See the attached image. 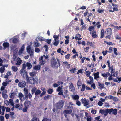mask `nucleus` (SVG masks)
<instances>
[{"label": "nucleus", "instance_id": "39448f33", "mask_svg": "<svg viewBox=\"0 0 121 121\" xmlns=\"http://www.w3.org/2000/svg\"><path fill=\"white\" fill-rule=\"evenodd\" d=\"M113 65H112L111 67L110 66L109 67V70H111V75L113 77L116 76L117 75L118 73L117 71L115 72L113 68Z\"/></svg>", "mask_w": 121, "mask_h": 121}, {"label": "nucleus", "instance_id": "c03bdc74", "mask_svg": "<svg viewBox=\"0 0 121 121\" xmlns=\"http://www.w3.org/2000/svg\"><path fill=\"white\" fill-rule=\"evenodd\" d=\"M24 46H22L20 50H19V52L21 53H22V52L24 50Z\"/></svg>", "mask_w": 121, "mask_h": 121}, {"label": "nucleus", "instance_id": "9b49d317", "mask_svg": "<svg viewBox=\"0 0 121 121\" xmlns=\"http://www.w3.org/2000/svg\"><path fill=\"white\" fill-rule=\"evenodd\" d=\"M11 95H10V97L11 98H13L15 95H16V93L13 92V90H12L11 91Z\"/></svg>", "mask_w": 121, "mask_h": 121}, {"label": "nucleus", "instance_id": "8fccbe9b", "mask_svg": "<svg viewBox=\"0 0 121 121\" xmlns=\"http://www.w3.org/2000/svg\"><path fill=\"white\" fill-rule=\"evenodd\" d=\"M23 106V104H21L19 105V108H18L20 110H23V109L24 108Z\"/></svg>", "mask_w": 121, "mask_h": 121}, {"label": "nucleus", "instance_id": "4d7b16f0", "mask_svg": "<svg viewBox=\"0 0 121 121\" xmlns=\"http://www.w3.org/2000/svg\"><path fill=\"white\" fill-rule=\"evenodd\" d=\"M87 45L90 46H91L92 45V43L91 42H90L89 41L87 42Z\"/></svg>", "mask_w": 121, "mask_h": 121}, {"label": "nucleus", "instance_id": "6e6d98bb", "mask_svg": "<svg viewBox=\"0 0 121 121\" xmlns=\"http://www.w3.org/2000/svg\"><path fill=\"white\" fill-rule=\"evenodd\" d=\"M89 78L90 79V82L91 83L93 82V77L91 76H89Z\"/></svg>", "mask_w": 121, "mask_h": 121}, {"label": "nucleus", "instance_id": "4c0bfd02", "mask_svg": "<svg viewBox=\"0 0 121 121\" xmlns=\"http://www.w3.org/2000/svg\"><path fill=\"white\" fill-rule=\"evenodd\" d=\"M46 62V61L45 60H43V59L42 61H40V63L41 65H43Z\"/></svg>", "mask_w": 121, "mask_h": 121}, {"label": "nucleus", "instance_id": "6e6552de", "mask_svg": "<svg viewBox=\"0 0 121 121\" xmlns=\"http://www.w3.org/2000/svg\"><path fill=\"white\" fill-rule=\"evenodd\" d=\"M26 78L27 82L30 84H33V77H29L28 76H26Z\"/></svg>", "mask_w": 121, "mask_h": 121}, {"label": "nucleus", "instance_id": "393cba45", "mask_svg": "<svg viewBox=\"0 0 121 121\" xmlns=\"http://www.w3.org/2000/svg\"><path fill=\"white\" fill-rule=\"evenodd\" d=\"M33 84H35L38 81V78L37 76H35L34 78L33 77Z\"/></svg>", "mask_w": 121, "mask_h": 121}, {"label": "nucleus", "instance_id": "2eb2a0df", "mask_svg": "<svg viewBox=\"0 0 121 121\" xmlns=\"http://www.w3.org/2000/svg\"><path fill=\"white\" fill-rule=\"evenodd\" d=\"M26 66L28 67V69H30L32 67V66L31 64L30 63L27 62L26 64Z\"/></svg>", "mask_w": 121, "mask_h": 121}, {"label": "nucleus", "instance_id": "13d9d810", "mask_svg": "<svg viewBox=\"0 0 121 121\" xmlns=\"http://www.w3.org/2000/svg\"><path fill=\"white\" fill-rule=\"evenodd\" d=\"M46 92H42V93H41L40 94V97H42V96L46 94Z\"/></svg>", "mask_w": 121, "mask_h": 121}, {"label": "nucleus", "instance_id": "e433bc0d", "mask_svg": "<svg viewBox=\"0 0 121 121\" xmlns=\"http://www.w3.org/2000/svg\"><path fill=\"white\" fill-rule=\"evenodd\" d=\"M112 99L115 102L117 101H118V99L115 97H114L112 96Z\"/></svg>", "mask_w": 121, "mask_h": 121}, {"label": "nucleus", "instance_id": "052dcab7", "mask_svg": "<svg viewBox=\"0 0 121 121\" xmlns=\"http://www.w3.org/2000/svg\"><path fill=\"white\" fill-rule=\"evenodd\" d=\"M91 112L92 114H95L96 113V111L95 110H92L91 111Z\"/></svg>", "mask_w": 121, "mask_h": 121}, {"label": "nucleus", "instance_id": "f704fd0d", "mask_svg": "<svg viewBox=\"0 0 121 121\" xmlns=\"http://www.w3.org/2000/svg\"><path fill=\"white\" fill-rule=\"evenodd\" d=\"M12 70L14 72L17 71L18 70V68L15 66H13L12 67Z\"/></svg>", "mask_w": 121, "mask_h": 121}, {"label": "nucleus", "instance_id": "ea45409f", "mask_svg": "<svg viewBox=\"0 0 121 121\" xmlns=\"http://www.w3.org/2000/svg\"><path fill=\"white\" fill-rule=\"evenodd\" d=\"M85 88V85L83 84L82 85V88L81 89V91H84Z\"/></svg>", "mask_w": 121, "mask_h": 121}, {"label": "nucleus", "instance_id": "09e8293b", "mask_svg": "<svg viewBox=\"0 0 121 121\" xmlns=\"http://www.w3.org/2000/svg\"><path fill=\"white\" fill-rule=\"evenodd\" d=\"M69 88L70 90V91L73 92L75 90V87L73 86L72 87H70Z\"/></svg>", "mask_w": 121, "mask_h": 121}, {"label": "nucleus", "instance_id": "20e7f679", "mask_svg": "<svg viewBox=\"0 0 121 121\" xmlns=\"http://www.w3.org/2000/svg\"><path fill=\"white\" fill-rule=\"evenodd\" d=\"M64 105V102L62 100L60 101L56 104V106L57 109H60L63 107Z\"/></svg>", "mask_w": 121, "mask_h": 121}, {"label": "nucleus", "instance_id": "6ab92c4d", "mask_svg": "<svg viewBox=\"0 0 121 121\" xmlns=\"http://www.w3.org/2000/svg\"><path fill=\"white\" fill-rule=\"evenodd\" d=\"M98 85L99 86V88L101 89L103 88L104 86V83H101L99 82H98Z\"/></svg>", "mask_w": 121, "mask_h": 121}, {"label": "nucleus", "instance_id": "e2e57ef3", "mask_svg": "<svg viewBox=\"0 0 121 121\" xmlns=\"http://www.w3.org/2000/svg\"><path fill=\"white\" fill-rule=\"evenodd\" d=\"M26 65L25 63H24L22 64V70H24L26 67Z\"/></svg>", "mask_w": 121, "mask_h": 121}, {"label": "nucleus", "instance_id": "69168bd1", "mask_svg": "<svg viewBox=\"0 0 121 121\" xmlns=\"http://www.w3.org/2000/svg\"><path fill=\"white\" fill-rule=\"evenodd\" d=\"M113 51V48H112L110 47L109 48V51H108V52L109 53H110L111 52H112Z\"/></svg>", "mask_w": 121, "mask_h": 121}, {"label": "nucleus", "instance_id": "a211bd4d", "mask_svg": "<svg viewBox=\"0 0 121 121\" xmlns=\"http://www.w3.org/2000/svg\"><path fill=\"white\" fill-rule=\"evenodd\" d=\"M41 92V91L40 90L38 89L37 90L35 93V96H37L38 95L40 94Z\"/></svg>", "mask_w": 121, "mask_h": 121}, {"label": "nucleus", "instance_id": "4468645a", "mask_svg": "<svg viewBox=\"0 0 121 121\" xmlns=\"http://www.w3.org/2000/svg\"><path fill=\"white\" fill-rule=\"evenodd\" d=\"M51 96L49 95H47L45 96L44 97V99L46 101L49 100L51 98Z\"/></svg>", "mask_w": 121, "mask_h": 121}, {"label": "nucleus", "instance_id": "de8ad7c7", "mask_svg": "<svg viewBox=\"0 0 121 121\" xmlns=\"http://www.w3.org/2000/svg\"><path fill=\"white\" fill-rule=\"evenodd\" d=\"M70 55L69 54H68L66 55L65 56V58L67 59H69V57L70 56Z\"/></svg>", "mask_w": 121, "mask_h": 121}, {"label": "nucleus", "instance_id": "a878e982", "mask_svg": "<svg viewBox=\"0 0 121 121\" xmlns=\"http://www.w3.org/2000/svg\"><path fill=\"white\" fill-rule=\"evenodd\" d=\"M40 66L37 65L33 67V69H34L36 70H39L40 69Z\"/></svg>", "mask_w": 121, "mask_h": 121}, {"label": "nucleus", "instance_id": "49530a36", "mask_svg": "<svg viewBox=\"0 0 121 121\" xmlns=\"http://www.w3.org/2000/svg\"><path fill=\"white\" fill-rule=\"evenodd\" d=\"M82 84V83L79 80H78V81L77 84L78 86L79 87L81 86Z\"/></svg>", "mask_w": 121, "mask_h": 121}, {"label": "nucleus", "instance_id": "b1692460", "mask_svg": "<svg viewBox=\"0 0 121 121\" xmlns=\"http://www.w3.org/2000/svg\"><path fill=\"white\" fill-rule=\"evenodd\" d=\"M37 90V88L36 87H33L31 89V91L32 94L33 95L35 93Z\"/></svg>", "mask_w": 121, "mask_h": 121}, {"label": "nucleus", "instance_id": "c756f323", "mask_svg": "<svg viewBox=\"0 0 121 121\" xmlns=\"http://www.w3.org/2000/svg\"><path fill=\"white\" fill-rule=\"evenodd\" d=\"M104 29H102L101 31L100 38H103L104 36Z\"/></svg>", "mask_w": 121, "mask_h": 121}, {"label": "nucleus", "instance_id": "7c9ffc66", "mask_svg": "<svg viewBox=\"0 0 121 121\" xmlns=\"http://www.w3.org/2000/svg\"><path fill=\"white\" fill-rule=\"evenodd\" d=\"M9 103L10 104L13 106H14V105L13 100L12 99H10L9 100Z\"/></svg>", "mask_w": 121, "mask_h": 121}, {"label": "nucleus", "instance_id": "4be33fe9", "mask_svg": "<svg viewBox=\"0 0 121 121\" xmlns=\"http://www.w3.org/2000/svg\"><path fill=\"white\" fill-rule=\"evenodd\" d=\"M95 25L93 26H91L89 27L88 30L90 31H95L94 27L95 26Z\"/></svg>", "mask_w": 121, "mask_h": 121}, {"label": "nucleus", "instance_id": "473e14b6", "mask_svg": "<svg viewBox=\"0 0 121 121\" xmlns=\"http://www.w3.org/2000/svg\"><path fill=\"white\" fill-rule=\"evenodd\" d=\"M29 74L31 76L33 77L35 76L36 73L35 72H30L29 73Z\"/></svg>", "mask_w": 121, "mask_h": 121}, {"label": "nucleus", "instance_id": "f8f14e48", "mask_svg": "<svg viewBox=\"0 0 121 121\" xmlns=\"http://www.w3.org/2000/svg\"><path fill=\"white\" fill-rule=\"evenodd\" d=\"M72 112V110H65L63 111V113L64 114H70Z\"/></svg>", "mask_w": 121, "mask_h": 121}, {"label": "nucleus", "instance_id": "bb28decb", "mask_svg": "<svg viewBox=\"0 0 121 121\" xmlns=\"http://www.w3.org/2000/svg\"><path fill=\"white\" fill-rule=\"evenodd\" d=\"M59 35H53V37L55 41H56V40H58L59 39Z\"/></svg>", "mask_w": 121, "mask_h": 121}, {"label": "nucleus", "instance_id": "cd10ccee", "mask_svg": "<svg viewBox=\"0 0 121 121\" xmlns=\"http://www.w3.org/2000/svg\"><path fill=\"white\" fill-rule=\"evenodd\" d=\"M53 92V90L52 89L49 88L47 91L48 93L49 94H51Z\"/></svg>", "mask_w": 121, "mask_h": 121}, {"label": "nucleus", "instance_id": "79ce46f5", "mask_svg": "<svg viewBox=\"0 0 121 121\" xmlns=\"http://www.w3.org/2000/svg\"><path fill=\"white\" fill-rule=\"evenodd\" d=\"M96 25L97 26V27L98 28H100L101 26V25L100 24V22H97Z\"/></svg>", "mask_w": 121, "mask_h": 121}, {"label": "nucleus", "instance_id": "5fc2aeb1", "mask_svg": "<svg viewBox=\"0 0 121 121\" xmlns=\"http://www.w3.org/2000/svg\"><path fill=\"white\" fill-rule=\"evenodd\" d=\"M42 121H51V119L49 118H43Z\"/></svg>", "mask_w": 121, "mask_h": 121}, {"label": "nucleus", "instance_id": "37998d69", "mask_svg": "<svg viewBox=\"0 0 121 121\" xmlns=\"http://www.w3.org/2000/svg\"><path fill=\"white\" fill-rule=\"evenodd\" d=\"M23 96V95L21 93H19L18 94V96L20 98V100L22 98Z\"/></svg>", "mask_w": 121, "mask_h": 121}, {"label": "nucleus", "instance_id": "f03ea898", "mask_svg": "<svg viewBox=\"0 0 121 121\" xmlns=\"http://www.w3.org/2000/svg\"><path fill=\"white\" fill-rule=\"evenodd\" d=\"M31 105V102L30 101L26 100L24 103V107L23 109V111L24 112H26L29 107Z\"/></svg>", "mask_w": 121, "mask_h": 121}, {"label": "nucleus", "instance_id": "72a5a7b5", "mask_svg": "<svg viewBox=\"0 0 121 121\" xmlns=\"http://www.w3.org/2000/svg\"><path fill=\"white\" fill-rule=\"evenodd\" d=\"M39 119L36 117H33L30 121H39Z\"/></svg>", "mask_w": 121, "mask_h": 121}, {"label": "nucleus", "instance_id": "a18cd8bd", "mask_svg": "<svg viewBox=\"0 0 121 121\" xmlns=\"http://www.w3.org/2000/svg\"><path fill=\"white\" fill-rule=\"evenodd\" d=\"M38 39L39 41H42L45 40V39L43 37H40Z\"/></svg>", "mask_w": 121, "mask_h": 121}, {"label": "nucleus", "instance_id": "338daca9", "mask_svg": "<svg viewBox=\"0 0 121 121\" xmlns=\"http://www.w3.org/2000/svg\"><path fill=\"white\" fill-rule=\"evenodd\" d=\"M62 88L60 86H59L57 88V91L59 92V91H60L62 90Z\"/></svg>", "mask_w": 121, "mask_h": 121}, {"label": "nucleus", "instance_id": "f3484780", "mask_svg": "<svg viewBox=\"0 0 121 121\" xmlns=\"http://www.w3.org/2000/svg\"><path fill=\"white\" fill-rule=\"evenodd\" d=\"M96 30L94 31L92 34V36L93 38H96L98 36L96 34Z\"/></svg>", "mask_w": 121, "mask_h": 121}, {"label": "nucleus", "instance_id": "a19ab883", "mask_svg": "<svg viewBox=\"0 0 121 121\" xmlns=\"http://www.w3.org/2000/svg\"><path fill=\"white\" fill-rule=\"evenodd\" d=\"M24 95H28V90L27 89L25 88H24Z\"/></svg>", "mask_w": 121, "mask_h": 121}, {"label": "nucleus", "instance_id": "c9c22d12", "mask_svg": "<svg viewBox=\"0 0 121 121\" xmlns=\"http://www.w3.org/2000/svg\"><path fill=\"white\" fill-rule=\"evenodd\" d=\"M113 111H112V114L114 115H116L117 112V109L115 108L114 109H113Z\"/></svg>", "mask_w": 121, "mask_h": 121}, {"label": "nucleus", "instance_id": "aec40b11", "mask_svg": "<svg viewBox=\"0 0 121 121\" xmlns=\"http://www.w3.org/2000/svg\"><path fill=\"white\" fill-rule=\"evenodd\" d=\"M9 43H8L5 42L3 43V45L4 48H7L9 47Z\"/></svg>", "mask_w": 121, "mask_h": 121}, {"label": "nucleus", "instance_id": "412c9836", "mask_svg": "<svg viewBox=\"0 0 121 121\" xmlns=\"http://www.w3.org/2000/svg\"><path fill=\"white\" fill-rule=\"evenodd\" d=\"M72 98L74 100H78L79 98V96L77 95H73L72 96Z\"/></svg>", "mask_w": 121, "mask_h": 121}, {"label": "nucleus", "instance_id": "dca6fc26", "mask_svg": "<svg viewBox=\"0 0 121 121\" xmlns=\"http://www.w3.org/2000/svg\"><path fill=\"white\" fill-rule=\"evenodd\" d=\"M18 60L17 61V63H16V65H20L22 62V60L20 58L18 57Z\"/></svg>", "mask_w": 121, "mask_h": 121}, {"label": "nucleus", "instance_id": "774afa93", "mask_svg": "<svg viewBox=\"0 0 121 121\" xmlns=\"http://www.w3.org/2000/svg\"><path fill=\"white\" fill-rule=\"evenodd\" d=\"M105 112V111L104 110H100L99 111V112L101 114H104V113Z\"/></svg>", "mask_w": 121, "mask_h": 121}, {"label": "nucleus", "instance_id": "423d86ee", "mask_svg": "<svg viewBox=\"0 0 121 121\" xmlns=\"http://www.w3.org/2000/svg\"><path fill=\"white\" fill-rule=\"evenodd\" d=\"M20 73L24 78L25 77L26 78V76H28L27 71L25 70H21Z\"/></svg>", "mask_w": 121, "mask_h": 121}, {"label": "nucleus", "instance_id": "1a4fd4ad", "mask_svg": "<svg viewBox=\"0 0 121 121\" xmlns=\"http://www.w3.org/2000/svg\"><path fill=\"white\" fill-rule=\"evenodd\" d=\"M26 84L25 81L23 80L19 82L18 84V86L20 87L23 88L26 86Z\"/></svg>", "mask_w": 121, "mask_h": 121}, {"label": "nucleus", "instance_id": "ddd939ff", "mask_svg": "<svg viewBox=\"0 0 121 121\" xmlns=\"http://www.w3.org/2000/svg\"><path fill=\"white\" fill-rule=\"evenodd\" d=\"M99 72H97L95 73L94 74V79H96L97 78L99 77Z\"/></svg>", "mask_w": 121, "mask_h": 121}, {"label": "nucleus", "instance_id": "0eeeda50", "mask_svg": "<svg viewBox=\"0 0 121 121\" xmlns=\"http://www.w3.org/2000/svg\"><path fill=\"white\" fill-rule=\"evenodd\" d=\"M82 103L83 104L84 106H85L88 105L89 104V101L88 100H86L85 98L84 99L82 98L81 99Z\"/></svg>", "mask_w": 121, "mask_h": 121}, {"label": "nucleus", "instance_id": "9d476101", "mask_svg": "<svg viewBox=\"0 0 121 121\" xmlns=\"http://www.w3.org/2000/svg\"><path fill=\"white\" fill-rule=\"evenodd\" d=\"M27 52L29 53L30 55L33 54V52L31 51V48L30 46H27L26 48Z\"/></svg>", "mask_w": 121, "mask_h": 121}, {"label": "nucleus", "instance_id": "680f3d73", "mask_svg": "<svg viewBox=\"0 0 121 121\" xmlns=\"http://www.w3.org/2000/svg\"><path fill=\"white\" fill-rule=\"evenodd\" d=\"M86 76L87 77H89V76H90V75L91 73L90 72L88 71H87L86 72Z\"/></svg>", "mask_w": 121, "mask_h": 121}, {"label": "nucleus", "instance_id": "864d4df0", "mask_svg": "<svg viewBox=\"0 0 121 121\" xmlns=\"http://www.w3.org/2000/svg\"><path fill=\"white\" fill-rule=\"evenodd\" d=\"M76 70V68H72L70 70V71L71 73H74V71Z\"/></svg>", "mask_w": 121, "mask_h": 121}, {"label": "nucleus", "instance_id": "603ef678", "mask_svg": "<svg viewBox=\"0 0 121 121\" xmlns=\"http://www.w3.org/2000/svg\"><path fill=\"white\" fill-rule=\"evenodd\" d=\"M35 51L36 52L38 53L40 51V50L39 48H35Z\"/></svg>", "mask_w": 121, "mask_h": 121}, {"label": "nucleus", "instance_id": "7ed1b4c3", "mask_svg": "<svg viewBox=\"0 0 121 121\" xmlns=\"http://www.w3.org/2000/svg\"><path fill=\"white\" fill-rule=\"evenodd\" d=\"M112 30L110 28H107L106 29L105 32V33L107 35L105 38H108L109 39H111V35H112Z\"/></svg>", "mask_w": 121, "mask_h": 121}, {"label": "nucleus", "instance_id": "5701e85b", "mask_svg": "<svg viewBox=\"0 0 121 121\" xmlns=\"http://www.w3.org/2000/svg\"><path fill=\"white\" fill-rule=\"evenodd\" d=\"M34 46L35 47H39V44L38 43V42L37 40H36V42L34 43Z\"/></svg>", "mask_w": 121, "mask_h": 121}, {"label": "nucleus", "instance_id": "0e129e2a", "mask_svg": "<svg viewBox=\"0 0 121 121\" xmlns=\"http://www.w3.org/2000/svg\"><path fill=\"white\" fill-rule=\"evenodd\" d=\"M98 105L100 106H101L103 104V103L101 101H99L98 103Z\"/></svg>", "mask_w": 121, "mask_h": 121}, {"label": "nucleus", "instance_id": "58836bf2", "mask_svg": "<svg viewBox=\"0 0 121 121\" xmlns=\"http://www.w3.org/2000/svg\"><path fill=\"white\" fill-rule=\"evenodd\" d=\"M55 41L53 43V44L55 46H57L59 43V40H56V41Z\"/></svg>", "mask_w": 121, "mask_h": 121}, {"label": "nucleus", "instance_id": "bf43d9fd", "mask_svg": "<svg viewBox=\"0 0 121 121\" xmlns=\"http://www.w3.org/2000/svg\"><path fill=\"white\" fill-rule=\"evenodd\" d=\"M107 52L108 51L107 50H106L105 51H103L102 52V53L103 54V55L104 56L106 54Z\"/></svg>", "mask_w": 121, "mask_h": 121}, {"label": "nucleus", "instance_id": "2f4dec72", "mask_svg": "<svg viewBox=\"0 0 121 121\" xmlns=\"http://www.w3.org/2000/svg\"><path fill=\"white\" fill-rule=\"evenodd\" d=\"M19 41L18 39L16 38H14L12 40V42L13 43H15L18 42Z\"/></svg>", "mask_w": 121, "mask_h": 121}, {"label": "nucleus", "instance_id": "c85d7f7f", "mask_svg": "<svg viewBox=\"0 0 121 121\" xmlns=\"http://www.w3.org/2000/svg\"><path fill=\"white\" fill-rule=\"evenodd\" d=\"M113 108L110 109H107L105 110L107 111L109 114H110L113 111Z\"/></svg>", "mask_w": 121, "mask_h": 121}, {"label": "nucleus", "instance_id": "3c124183", "mask_svg": "<svg viewBox=\"0 0 121 121\" xmlns=\"http://www.w3.org/2000/svg\"><path fill=\"white\" fill-rule=\"evenodd\" d=\"M68 92V91L67 90H65V91L64 92V95L63 96L64 98H65L66 96L67 95V94Z\"/></svg>", "mask_w": 121, "mask_h": 121}, {"label": "nucleus", "instance_id": "f257e3e1", "mask_svg": "<svg viewBox=\"0 0 121 121\" xmlns=\"http://www.w3.org/2000/svg\"><path fill=\"white\" fill-rule=\"evenodd\" d=\"M58 62L54 57H52L51 59L50 62L51 66L52 67L56 69L60 66L61 65L59 60L57 59Z\"/></svg>", "mask_w": 121, "mask_h": 121}]
</instances>
